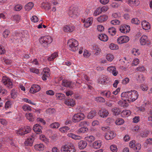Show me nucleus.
Instances as JSON below:
<instances>
[{"label": "nucleus", "mask_w": 152, "mask_h": 152, "mask_svg": "<svg viewBox=\"0 0 152 152\" xmlns=\"http://www.w3.org/2000/svg\"><path fill=\"white\" fill-rule=\"evenodd\" d=\"M85 117V116L83 113H79L74 115L72 119L74 122H76L83 119Z\"/></svg>", "instance_id": "nucleus-6"}, {"label": "nucleus", "mask_w": 152, "mask_h": 152, "mask_svg": "<svg viewBox=\"0 0 152 152\" xmlns=\"http://www.w3.org/2000/svg\"><path fill=\"white\" fill-rule=\"evenodd\" d=\"M32 87L34 88L37 92L39 91L40 90V87L38 85L36 84H34L32 86Z\"/></svg>", "instance_id": "nucleus-60"}, {"label": "nucleus", "mask_w": 152, "mask_h": 152, "mask_svg": "<svg viewBox=\"0 0 152 152\" xmlns=\"http://www.w3.org/2000/svg\"><path fill=\"white\" fill-rule=\"evenodd\" d=\"M116 69L113 66H110L107 68V70L112 73L113 75L115 76H116L118 73V72Z\"/></svg>", "instance_id": "nucleus-16"}, {"label": "nucleus", "mask_w": 152, "mask_h": 152, "mask_svg": "<svg viewBox=\"0 0 152 152\" xmlns=\"http://www.w3.org/2000/svg\"><path fill=\"white\" fill-rule=\"evenodd\" d=\"M25 116L30 121H33L34 120V117L33 115L31 113H26L25 114Z\"/></svg>", "instance_id": "nucleus-24"}, {"label": "nucleus", "mask_w": 152, "mask_h": 152, "mask_svg": "<svg viewBox=\"0 0 152 152\" xmlns=\"http://www.w3.org/2000/svg\"><path fill=\"white\" fill-rule=\"evenodd\" d=\"M111 93L110 91H108L106 92L105 96L107 98H109L111 97Z\"/></svg>", "instance_id": "nucleus-64"}, {"label": "nucleus", "mask_w": 152, "mask_h": 152, "mask_svg": "<svg viewBox=\"0 0 152 152\" xmlns=\"http://www.w3.org/2000/svg\"><path fill=\"white\" fill-rule=\"evenodd\" d=\"M108 30L109 34L111 35H114L116 33V29L113 27L109 28Z\"/></svg>", "instance_id": "nucleus-32"}, {"label": "nucleus", "mask_w": 152, "mask_h": 152, "mask_svg": "<svg viewBox=\"0 0 152 152\" xmlns=\"http://www.w3.org/2000/svg\"><path fill=\"white\" fill-rule=\"evenodd\" d=\"M10 31L8 29L5 30L3 33V37L5 38H7L10 33Z\"/></svg>", "instance_id": "nucleus-41"}, {"label": "nucleus", "mask_w": 152, "mask_h": 152, "mask_svg": "<svg viewBox=\"0 0 152 152\" xmlns=\"http://www.w3.org/2000/svg\"><path fill=\"white\" fill-rule=\"evenodd\" d=\"M57 99L60 100H62L64 99L65 95L61 93H56V94Z\"/></svg>", "instance_id": "nucleus-37"}, {"label": "nucleus", "mask_w": 152, "mask_h": 152, "mask_svg": "<svg viewBox=\"0 0 152 152\" xmlns=\"http://www.w3.org/2000/svg\"><path fill=\"white\" fill-rule=\"evenodd\" d=\"M93 18L92 17L87 18L86 20H84V22L85 23L84 26L87 28L90 26L92 23Z\"/></svg>", "instance_id": "nucleus-13"}, {"label": "nucleus", "mask_w": 152, "mask_h": 152, "mask_svg": "<svg viewBox=\"0 0 152 152\" xmlns=\"http://www.w3.org/2000/svg\"><path fill=\"white\" fill-rule=\"evenodd\" d=\"M62 82V85H63V86L65 87H70L71 84V82L65 80H63Z\"/></svg>", "instance_id": "nucleus-28"}, {"label": "nucleus", "mask_w": 152, "mask_h": 152, "mask_svg": "<svg viewBox=\"0 0 152 152\" xmlns=\"http://www.w3.org/2000/svg\"><path fill=\"white\" fill-rule=\"evenodd\" d=\"M131 91L124 92L122 93L121 97L122 99L125 102H131Z\"/></svg>", "instance_id": "nucleus-5"}, {"label": "nucleus", "mask_w": 152, "mask_h": 152, "mask_svg": "<svg viewBox=\"0 0 152 152\" xmlns=\"http://www.w3.org/2000/svg\"><path fill=\"white\" fill-rule=\"evenodd\" d=\"M58 56L57 53L55 52L52 54L50 57H49L48 59L49 61H52L53 60L54 58Z\"/></svg>", "instance_id": "nucleus-34"}, {"label": "nucleus", "mask_w": 152, "mask_h": 152, "mask_svg": "<svg viewBox=\"0 0 152 152\" xmlns=\"http://www.w3.org/2000/svg\"><path fill=\"white\" fill-rule=\"evenodd\" d=\"M142 28L145 30H148L150 28V24L145 20L144 21L142 22Z\"/></svg>", "instance_id": "nucleus-20"}, {"label": "nucleus", "mask_w": 152, "mask_h": 152, "mask_svg": "<svg viewBox=\"0 0 152 152\" xmlns=\"http://www.w3.org/2000/svg\"><path fill=\"white\" fill-rule=\"evenodd\" d=\"M128 2L129 4H133L134 5H137L138 4V0H128Z\"/></svg>", "instance_id": "nucleus-48"}, {"label": "nucleus", "mask_w": 152, "mask_h": 152, "mask_svg": "<svg viewBox=\"0 0 152 152\" xmlns=\"http://www.w3.org/2000/svg\"><path fill=\"white\" fill-rule=\"evenodd\" d=\"M69 49L72 51L75 52L78 50V42L74 39H69L67 43Z\"/></svg>", "instance_id": "nucleus-1"}, {"label": "nucleus", "mask_w": 152, "mask_h": 152, "mask_svg": "<svg viewBox=\"0 0 152 152\" xmlns=\"http://www.w3.org/2000/svg\"><path fill=\"white\" fill-rule=\"evenodd\" d=\"M60 126V124L58 122L53 123L50 125V127L52 128H58Z\"/></svg>", "instance_id": "nucleus-40"}, {"label": "nucleus", "mask_w": 152, "mask_h": 152, "mask_svg": "<svg viewBox=\"0 0 152 152\" xmlns=\"http://www.w3.org/2000/svg\"><path fill=\"white\" fill-rule=\"evenodd\" d=\"M98 113L100 116L102 118L106 117L109 114L108 111L105 109H103L102 111H99Z\"/></svg>", "instance_id": "nucleus-15"}, {"label": "nucleus", "mask_w": 152, "mask_h": 152, "mask_svg": "<svg viewBox=\"0 0 152 152\" xmlns=\"http://www.w3.org/2000/svg\"><path fill=\"white\" fill-rule=\"evenodd\" d=\"M129 39V38L128 36H121L118 39L117 42L118 44H121L127 42Z\"/></svg>", "instance_id": "nucleus-8"}, {"label": "nucleus", "mask_w": 152, "mask_h": 152, "mask_svg": "<svg viewBox=\"0 0 152 152\" xmlns=\"http://www.w3.org/2000/svg\"><path fill=\"white\" fill-rule=\"evenodd\" d=\"M41 7L46 10H49L51 8V5L48 2H43L41 4Z\"/></svg>", "instance_id": "nucleus-25"}, {"label": "nucleus", "mask_w": 152, "mask_h": 152, "mask_svg": "<svg viewBox=\"0 0 152 152\" xmlns=\"http://www.w3.org/2000/svg\"><path fill=\"white\" fill-rule=\"evenodd\" d=\"M102 12L101 8L99 7L97 9L96 11L94 12V15L95 16H96Z\"/></svg>", "instance_id": "nucleus-54"}, {"label": "nucleus", "mask_w": 152, "mask_h": 152, "mask_svg": "<svg viewBox=\"0 0 152 152\" xmlns=\"http://www.w3.org/2000/svg\"><path fill=\"white\" fill-rule=\"evenodd\" d=\"M88 130V129L86 127H81L78 130V133H84Z\"/></svg>", "instance_id": "nucleus-44"}, {"label": "nucleus", "mask_w": 152, "mask_h": 152, "mask_svg": "<svg viewBox=\"0 0 152 152\" xmlns=\"http://www.w3.org/2000/svg\"><path fill=\"white\" fill-rule=\"evenodd\" d=\"M115 136L116 134L112 131H108L105 134V137L107 140L112 139Z\"/></svg>", "instance_id": "nucleus-10"}, {"label": "nucleus", "mask_w": 152, "mask_h": 152, "mask_svg": "<svg viewBox=\"0 0 152 152\" xmlns=\"http://www.w3.org/2000/svg\"><path fill=\"white\" fill-rule=\"evenodd\" d=\"M35 149L39 151H42L44 150V145L42 144L36 145L34 146Z\"/></svg>", "instance_id": "nucleus-27"}, {"label": "nucleus", "mask_w": 152, "mask_h": 152, "mask_svg": "<svg viewBox=\"0 0 152 152\" xmlns=\"http://www.w3.org/2000/svg\"><path fill=\"white\" fill-rule=\"evenodd\" d=\"M68 13L69 16L71 18H75L77 17L76 12L73 10H70Z\"/></svg>", "instance_id": "nucleus-30"}, {"label": "nucleus", "mask_w": 152, "mask_h": 152, "mask_svg": "<svg viewBox=\"0 0 152 152\" xmlns=\"http://www.w3.org/2000/svg\"><path fill=\"white\" fill-rule=\"evenodd\" d=\"M85 139L89 142H92L94 140L95 138L93 136H90L86 137Z\"/></svg>", "instance_id": "nucleus-36"}, {"label": "nucleus", "mask_w": 152, "mask_h": 152, "mask_svg": "<svg viewBox=\"0 0 152 152\" xmlns=\"http://www.w3.org/2000/svg\"><path fill=\"white\" fill-rule=\"evenodd\" d=\"M31 131V128L27 126L26 128H21L18 131H17L16 133L20 135H23L29 133Z\"/></svg>", "instance_id": "nucleus-7"}, {"label": "nucleus", "mask_w": 152, "mask_h": 152, "mask_svg": "<svg viewBox=\"0 0 152 152\" xmlns=\"http://www.w3.org/2000/svg\"><path fill=\"white\" fill-rule=\"evenodd\" d=\"M131 114V112L129 110H124L122 111L121 113L122 115H123L124 116H128L130 115Z\"/></svg>", "instance_id": "nucleus-43"}, {"label": "nucleus", "mask_w": 152, "mask_h": 152, "mask_svg": "<svg viewBox=\"0 0 152 152\" xmlns=\"http://www.w3.org/2000/svg\"><path fill=\"white\" fill-rule=\"evenodd\" d=\"M110 149L113 152H116L117 151L116 146L114 145H112L110 146Z\"/></svg>", "instance_id": "nucleus-53"}, {"label": "nucleus", "mask_w": 152, "mask_h": 152, "mask_svg": "<svg viewBox=\"0 0 152 152\" xmlns=\"http://www.w3.org/2000/svg\"><path fill=\"white\" fill-rule=\"evenodd\" d=\"M42 126L38 124H36L33 128V130L37 134H39L42 133L41 129Z\"/></svg>", "instance_id": "nucleus-14"}, {"label": "nucleus", "mask_w": 152, "mask_h": 152, "mask_svg": "<svg viewBox=\"0 0 152 152\" xmlns=\"http://www.w3.org/2000/svg\"><path fill=\"white\" fill-rule=\"evenodd\" d=\"M23 109L24 111H30L31 110L30 107L28 105H24L23 107Z\"/></svg>", "instance_id": "nucleus-58"}, {"label": "nucleus", "mask_w": 152, "mask_h": 152, "mask_svg": "<svg viewBox=\"0 0 152 152\" xmlns=\"http://www.w3.org/2000/svg\"><path fill=\"white\" fill-rule=\"evenodd\" d=\"M55 112V110L54 108H49L46 110L47 113H49L50 114L54 113Z\"/></svg>", "instance_id": "nucleus-52"}, {"label": "nucleus", "mask_w": 152, "mask_h": 152, "mask_svg": "<svg viewBox=\"0 0 152 152\" xmlns=\"http://www.w3.org/2000/svg\"><path fill=\"white\" fill-rule=\"evenodd\" d=\"M141 148V145L137 144L135 145L133 149L136 152H138Z\"/></svg>", "instance_id": "nucleus-45"}, {"label": "nucleus", "mask_w": 152, "mask_h": 152, "mask_svg": "<svg viewBox=\"0 0 152 152\" xmlns=\"http://www.w3.org/2000/svg\"><path fill=\"white\" fill-rule=\"evenodd\" d=\"M96 100L98 102L104 103L105 102V99L103 97L99 96L96 97Z\"/></svg>", "instance_id": "nucleus-39"}, {"label": "nucleus", "mask_w": 152, "mask_h": 152, "mask_svg": "<svg viewBox=\"0 0 152 152\" xmlns=\"http://www.w3.org/2000/svg\"><path fill=\"white\" fill-rule=\"evenodd\" d=\"M69 129V128L66 126H63L60 128V131L61 132H65Z\"/></svg>", "instance_id": "nucleus-56"}, {"label": "nucleus", "mask_w": 152, "mask_h": 152, "mask_svg": "<svg viewBox=\"0 0 152 152\" xmlns=\"http://www.w3.org/2000/svg\"><path fill=\"white\" fill-rule=\"evenodd\" d=\"M115 123L117 125H119L123 124L124 122V121L122 118H118L116 120Z\"/></svg>", "instance_id": "nucleus-42"}, {"label": "nucleus", "mask_w": 152, "mask_h": 152, "mask_svg": "<svg viewBox=\"0 0 152 152\" xmlns=\"http://www.w3.org/2000/svg\"><path fill=\"white\" fill-rule=\"evenodd\" d=\"M120 21L118 20L115 19L111 21V23L112 24L116 25L120 24Z\"/></svg>", "instance_id": "nucleus-55"}, {"label": "nucleus", "mask_w": 152, "mask_h": 152, "mask_svg": "<svg viewBox=\"0 0 152 152\" xmlns=\"http://www.w3.org/2000/svg\"><path fill=\"white\" fill-rule=\"evenodd\" d=\"M63 29L64 31L65 32H71L74 30V28L72 26L66 25L64 27Z\"/></svg>", "instance_id": "nucleus-19"}, {"label": "nucleus", "mask_w": 152, "mask_h": 152, "mask_svg": "<svg viewBox=\"0 0 152 152\" xmlns=\"http://www.w3.org/2000/svg\"><path fill=\"white\" fill-rule=\"evenodd\" d=\"M5 50L4 48L1 45H0V55L4 54L5 53Z\"/></svg>", "instance_id": "nucleus-63"}, {"label": "nucleus", "mask_w": 152, "mask_h": 152, "mask_svg": "<svg viewBox=\"0 0 152 152\" xmlns=\"http://www.w3.org/2000/svg\"><path fill=\"white\" fill-rule=\"evenodd\" d=\"M34 140V138L32 137L31 138H28L25 142L24 144L26 146H32L33 141Z\"/></svg>", "instance_id": "nucleus-17"}, {"label": "nucleus", "mask_w": 152, "mask_h": 152, "mask_svg": "<svg viewBox=\"0 0 152 152\" xmlns=\"http://www.w3.org/2000/svg\"><path fill=\"white\" fill-rule=\"evenodd\" d=\"M30 71L32 72L36 73L37 74H39V70L37 69L31 68L30 69Z\"/></svg>", "instance_id": "nucleus-49"}, {"label": "nucleus", "mask_w": 152, "mask_h": 152, "mask_svg": "<svg viewBox=\"0 0 152 152\" xmlns=\"http://www.w3.org/2000/svg\"><path fill=\"white\" fill-rule=\"evenodd\" d=\"M96 112L95 110H92L88 113L87 117L88 118L91 119L96 115Z\"/></svg>", "instance_id": "nucleus-31"}, {"label": "nucleus", "mask_w": 152, "mask_h": 152, "mask_svg": "<svg viewBox=\"0 0 152 152\" xmlns=\"http://www.w3.org/2000/svg\"><path fill=\"white\" fill-rule=\"evenodd\" d=\"M109 48L113 50L118 49V47L117 45L113 43H111L110 45Z\"/></svg>", "instance_id": "nucleus-46"}, {"label": "nucleus", "mask_w": 152, "mask_h": 152, "mask_svg": "<svg viewBox=\"0 0 152 152\" xmlns=\"http://www.w3.org/2000/svg\"><path fill=\"white\" fill-rule=\"evenodd\" d=\"M132 23L134 24H138L140 23V21L137 18H133L131 20Z\"/></svg>", "instance_id": "nucleus-57"}, {"label": "nucleus", "mask_w": 152, "mask_h": 152, "mask_svg": "<svg viewBox=\"0 0 152 152\" xmlns=\"http://www.w3.org/2000/svg\"><path fill=\"white\" fill-rule=\"evenodd\" d=\"M99 39L103 42H106L108 39V37L104 34H101L99 35Z\"/></svg>", "instance_id": "nucleus-23"}, {"label": "nucleus", "mask_w": 152, "mask_h": 152, "mask_svg": "<svg viewBox=\"0 0 152 152\" xmlns=\"http://www.w3.org/2000/svg\"><path fill=\"white\" fill-rule=\"evenodd\" d=\"M93 147L95 149H98L101 146V143L99 141H95L93 145Z\"/></svg>", "instance_id": "nucleus-33"}, {"label": "nucleus", "mask_w": 152, "mask_h": 152, "mask_svg": "<svg viewBox=\"0 0 152 152\" xmlns=\"http://www.w3.org/2000/svg\"><path fill=\"white\" fill-rule=\"evenodd\" d=\"M140 42L142 45H145L148 42V37L145 35L142 36L140 39Z\"/></svg>", "instance_id": "nucleus-12"}, {"label": "nucleus", "mask_w": 152, "mask_h": 152, "mask_svg": "<svg viewBox=\"0 0 152 152\" xmlns=\"http://www.w3.org/2000/svg\"><path fill=\"white\" fill-rule=\"evenodd\" d=\"M112 112L113 114L115 115H119L121 112V110L118 108L115 107L112 109Z\"/></svg>", "instance_id": "nucleus-26"}, {"label": "nucleus", "mask_w": 152, "mask_h": 152, "mask_svg": "<svg viewBox=\"0 0 152 152\" xmlns=\"http://www.w3.org/2000/svg\"><path fill=\"white\" fill-rule=\"evenodd\" d=\"M52 38L50 36H45L39 39L40 43L44 47H47L48 45L52 42Z\"/></svg>", "instance_id": "nucleus-2"}, {"label": "nucleus", "mask_w": 152, "mask_h": 152, "mask_svg": "<svg viewBox=\"0 0 152 152\" xmlns=\"http://www.w3.org/2000/svg\"><path fill=\"white\" fill-rule=\"evenodd\" d=\"M149 132L148 131L143 132L140 133V135L142 137H147Z\"/></svg>", "instance_id": "nucleus-51"}, {"label": "nucleus", "mask_w": 152, "mask_h": 152, "mask_svg": "<svg viewBox=\"0 0 152 152\" xmlns=\"http://www.w3.org/2000/svg\"><path fill=\"white\" fill-rule=\"evenodd\" d=\"M89 125V123L87 121H84L80 122L79 124V127H85Z\"/></svg>", "instance_id": "nucleus-35"}, {"label": "nucleus", "mask_w": 152, "mask_h": 152, "mask_svg": "<svg viewBox=\"0 0 152 152\" xmlns=\"http://www.w3.org/2000/svg\"><path fill=\"white\" fill-rule=\"evenodd\" d=\"M61 152H75L76 149L73 145H63L61 148Z\"/></svg>", "instance_id": "nucleus-3"}, {"label": "nucleus", "mask_w": 152, "mask_h": 152, "mask_svg": "<svg viewBox=\"0 0 152 152\" xmlns=\"http://www.w3.org/2000/svg\"><path fill=\"white\" fill-rule=\"evenodd\" d=\"M108 18V17L106 15L100 16L97 18V21L99 22L102 23L106 21Z\"/></svg>", "instance_id": "nucleus-21"}, {"label": "nucleus", "mask_w": 152, "mask_h": 152, "mask_svg": "<svg viewBox=\"0 0 152 152\" xmlns=\"http://www.w3.org/2000/svg\"><path fill=\"white\" fill-rule=\"evenodd\" d=\"M132 54L134 56H137L140 54V53L139 52V50L138 49H136L135 48H133L132 51Z\"/></svg>", "instance_id": "nucleus-50"}, {"label": "nucleus", "mask_w": 152, "mask_h": 152, "mask_svg": "<svg viewBox=\"0 0 152 152\" xmlns=\"http://www.w3.org/2000/svg\"><path fill=\"white\" fill-rule=\"evenodd\" d=\"M87 144L86 142L84 141H80L78 143L79 148L80 149H83L87 146Z\"/></svg>", "instance_id": "nucleus-22"}, {"label": "nucleus", "mask_w": 152, "mask_h": 152, "mask_svg": "<svg viewBox=\"0 0 152 152\" xmlns=\"http://www.w3.org/2000/svg\"><path fill=\"white\" fill-rule=\"evenodd\" d=\"M64 103L66 104L71 107H73L75 104V101L72 99L67 100L66 99Z\"/></svg>", "instance_id": "nucleus-18"}, {"label": "nucleus", "mask_w": 152, "mask_h": 152, "mask_svg": "<svg viewBox=\"0 0 152 152\" xmlns=\"http://www.w3.org/2000/svg\"><path fill=\"white\" fill-rule=\"evenodd\" d=\"M131 102H133L135 101L138 97V92L135 90L131 91Z\"/></svg>", "instance_id": "nucleus-11"}, {"label": "nucleus", "mask_w": 152, "mask_h": 152, "mask_svg": "<svg viewBox=\"0 0 152 152\" xmlns=\"http://www.w3.org/2000/svg\"><path fill=\"white\" fill-rule=\"evenodd\" d=\"M119 30L122 33H127L130 31V27L128 25H124L119 27Z\"/></svg>", "instance_id": "nucleus-9"}, {"label": "nucleus", "mask_w": 152, "mask_h": 152, "mask_svg": "<svg viewBox=\"0 0 152 152\" xmlns=\"http://www.w3.org/2000/svg\"><path fill=\"white\" fill-rule=\"evenodd\" d=\"M11 95L12 97L14 99L17 96V92L14 89L12 90Z\"/></svg>", "instance_id": "nucleus-59"}, {"label": "nucleus", "mask_w": 152, "mask_h": 152, "mask_svg": "<svg viewBox=\"0 0 152 152\" xmlns=\"http://www.w3.org/2000/svg\"><path fill=\"white\" fill-rule=\"evenodd\" d=\"M113 104V102L111 100H109L107 102L105 103L106 105L109 107H111Z\"/></svg>", "instance_id": "nucleus-62"}, {"label": "nucleus", "mask_w": 152, "mask_h": 152, "mask_svg": "<svg viewBox=\"0 0 152 152\" xmlns=\"http://www.w3.org/2000/svg\"><path fill=\"white\" fill-rule=\"evenodd\" d=\"M33 6L34 4L32 2H29L25 5V9L26 10L29 11L31 9Z\"/></svg>", "instance_id": "nucleus-29"}, {"label": "nucleus", "mask_w": 152, "mask_h": 152, "mask_svg": "<svg viewBox=\"0 0 152 152\" xmlns=\"http://www.w3.org/2000/svg\"><path fill=\"white\" fill-rule=\"evenodd\" d=\"M114 58V56L111 54H108L106 56V58L109 61H112Z\"/></svg>", "instance_id": "nucleus-47"}, {"label": "nucleus", "mask_w": 152, "mask_h": 152, "mask_svg": "<svg viewBox=\"0 0 152 152\" xmlns=\"http://www.w3.org/2000/svg\"><path fill=\"white\" fill-rule=\"evenodd\" d=\"M31 20L34 22H37L38 21V17L35 15L33 16L31 18Z\"/></svg>", "instance_id": "nucleus-61"}, {"label": "nucleus", "mask_w": 152, "mask_h": 152, "mask_svg": "<svg viewBox=\"0 0 152 152\" xmlns=\"http://www.w3.org/2000/svg\"><path fill=\"white\" fill-rule=\"evenodd\" d=\"M67 136L69 137H72V138L75 139H80V136L75 135L72 133L68 134Z\"/></svg>", "instance_id": "nucleus-38"}, {"label": "nucleus", "mask_w": 152, "mask_h": 152, "mask_svg": "<svg viewBox=\"0 0 152 152\" xmlns=\"http://www.w3.org/2000/svg\"><path fill=\"white\" fill-rule=\"evenodd\" d=\"M1 82L10 88H12V81L7 77L3 76Z\"/></svg>", "instance_id": "nucleus-4"}]
</instances>
